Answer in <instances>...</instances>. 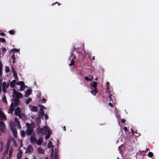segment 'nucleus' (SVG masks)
Wrapping results in <instances>:
<instances>
[{
    "mask_svg": "<svg viewBox=\"0 0 159 159\" xmlns=\"http://www.w3.org/2000/svg\"><path fill=\"white\" fill-rule=\"evenodd\" d=\"M12 152V150L11 149L9 152V157L10 158V156L11 155Z\"/></svg>",
    "mask_w": 159,
    "mask_h": 159,
    "instance_id": "nucleus-42",
    "label": "nucleus"
},
{
    "mask_svg": "<svg viewBox=\"0 0 159 159\" xmlns=\"http://www.w3.org/2000/svg\"><path fill=\"white\" fill-rule=\"evenodd\" d=\"M21 113L19 107H17L15 111V114L16 115Z\"/></svg>",
    "mask_w": 159,
    "mask_h": 159,
    "instance_id": "nucleus-10",
    "label": "nucleus"
},
{
    "mask_svg": "<svg viewBox=\"0 0 159 159\" xmlns=\"http://www.w3.org/2000/svg\"><path fill=\"white\" fill-rule=\"evenodd\" d=\"M20 132L21 137L22 138H24L25 136V132L23 130H21L20 131Z\"/></svg>",
    "mask_w": 159,
    "mask_h": 159,
    "instance_id": "nucleus-21",
    "label": "nucleus"
},
{
    "mask_svg": "<svg viewBox=\"0 0 159 159\" xmlns=\"http://www.w3.org/2000/svg\"><path fill=\"white\" fill-rule=\"evenodd\" d=\"M41 117H38L36 118V121L37 122V123L38 124H39L41 122Z\"/></svg>",
    "mask_w": 159,
    "mask_h": 159,
    "instance_id": "nucleus-30",
    "label": "nucleus"
},
{
    "mask_svg": "<svg viewBox=\"0 0 159 159\" xmlns=\"http://www.w3.org/2000/svg\"><path fill=\"white\" fill-rule=\"evenodd\" d=\"M53 147H52L51 152V159H53Z\"/></svg>",
    "mask_w": 159,
    "mask_h": 159,
    "instance_id": "nucleus-33",
    "label": "nucleus"
},
{
    "mask_svg": "<svg viewBox=\"0 0 159 159\" xmlns=\"http://www.w3.org/2000/svg\"><path fill=\"white\" fill-rule=\"evenodd\" d=\"M16 116H18L19 117V118H22V116L21 114V113L19 114H18V115H17Z\"/></svg>",
    "mask_w": 159,
    "mask_h": 159,
    "instance_id": "nucleus-53",
    "label": "nucleus"
},
{
    "mask_svg": "<svg viewBox=\"0 0 159 159\" xmlns=\"http://www.w3.org/2000/svg\"><path fill=\"white\" fill-rule=\"evenodd\" d=\"M20 100L19 99L17 98H15L14 100V102L15 105L16 107L18 106L19 105Z\"/></svg>",
    "mask_w": 159,
    "mask_h": 159,
    "instance_id": "nucleus-11",
    "label": "nucleus"
},
{
    "mask_svg": "<svg viewBox=\"0 0 159 159\" xmlns=\"http://www.w3.org/2000/svg\"><path fill=\"white\" fill-rule=\"evenodd\" d=\"M45 119L46 120L47 119H48V115L47 114H46L45 115Z\"/></svg>",
    "mask_w": 159,
    "mask_h": 159,
    "instance_id": "nucleus-52",
    "label": "nucleus"
},
{
    "mask_svg": "<svg viewBox=\"0 0 159 159\" xmlns=\"http://www.w3.org/2000/svg\"><path fill=\"white\" fill-rule=\"evenodd\" d=\"M17 84L18 85H21L23 86L25 84V83L24 82L22 81H20L19 82H18L17 83Z\"/></svg>",
    "mask_w": 159,
    "mask_h": 159,
    "instance_id": "nucleus-22",
    "label": "nucleus"
},
{
    "mask_svg": "<svg viewBox=\"0 0 159 159\" xmlns=\"http://www.w3.org/2000/svg\"><path fill=\"white\" fill-rule=\"evenodd\" d=\"M124 130L125 132H126L128 131L127 127H124Z\"/></svg>",
    "mask_w": 159,
    "mask_h": 159,
    "instance_id": "nucleus-51",
    "label": "nucleus"
},
{
    "mask_svg": "<svg viewBox=\"0 0 159 159\" xmlns=\"http://www.w3.org/2000/svg\"><path fill=\"white\" fill-rule=\"evenodd\" d=\"M0 118L3 119H4L6 120V116L4 114L3 116H2L0 117Z\"/></svg>",
    "mask_w": 159,
    "mask_h": 159,
    "instance_id": "nucleus-43",
    "label": "nucleus"
},
{
    "mask_svg": "<svg viewBox=\"0 0 159 159\" xmlns=\"http://www.w3.org/2000/svg\"><path fill=\"white\" fill-rule=\"evenodd\" d=\"M38 107H41V108H42V109H45V107L44 106H43V105H38Z\"/></svg>",
    "mask_w": 159,
    "mask_h": 159,
    "instance_id": "nucleus-46",
    "label": "nucleus"
},
{
    "mask_svg": "<svg viewBox=\"0 0 159 159\" xmlns=\"http://www.w3.org/2000/svg\"><path fill=\"white\" fill-rule=\"evenodd\" d=\"M6 42L4 38H0V42L5 43Z\"/></svg>",
    "mask_w": 159,
    "mask_h": 159,
    "instance_id": "nucleus-38",
    "label": "nucleus"
},
{
    "mask_svg": "<svg viewBox=\"0 0 159 159\" xmlns=\"http://www.w3.org/2000/svg\"><path fill=\"white\" fill-rule=\"evenodd\" d=\"M148 156L150 158H152L153 156V154L152 152H149L148 153Z\"/></svg>",
    "mask_w": 159,
    "mask_h": 159,
    "instance_id": "nucleus-27",
    "label": "nucleus"
},
{
    "mask_svg": "<svg viewBox=\"0 0 159 159\" xmlns=\"http://www.w3.org/2000/svg\"><path fill=\"white\" fill-rule=\"evenodd\" d=\"M32 100L31 98H29L26 101V104H28Z\"/></svg>",
    "mask_w": 159,
    "mask_h": 159,
    "instance_id": "nucleus-34",
    "label": "nucleus"
},
{
    "mask_svg": "<svg viewBox=\"0 0 159 159\" xmlns=\"http://www.w3.org/2000/svg\"><path fill=\"white\" fill-rule=\"evenodd\" d=\"M25 87L24 85H23V86H21L20 87V91H22V90H23L25 89Z\"/></svg>",
    "mask_w": 159,
    "mask_h": 159,
    "instance_id": "nucleus-41",
    "label": "nucleus"
},
{
    "mask_svg": "<svg viewBox=\"0 0 159 159\" xmlns=\"http://www.w3.org/2000/svg\"><path fill=\"white\" fill-rule=\"evenodd\" d=\"M36 141L37 139L35 137L32 135L31 136L30 138V141L31 143H34Z\"/></svg>",
    "mask_w": 159,
    "mask_h": 159,
    "instance_id": "nucleus-12",
    "label": "nucleus"
},
{
    "mask_svg": "<svg viewBox=\"0 0 159 159\" xmlns=\"http://www.w3.org/2000/svg\"><path fill=\"white\" fill-rule=\"evenodd\" d=\"M13 93L16 96V98L19 99V98L21 97L22 96V95L21 93L16 92L15 89H13Z\"/></svg>",
    "mask_w": 159,
    "mask_h": 159,
    "instance_id": "nucleus-4",
    "label": "nucleus"
},
{
    "mask_svg": "<svg viewBox=\"0 0 159 159\" xmlns=\"http://www.w3.org/2000/svg\"><path fill=\"white\" fill-rule=\"evenodd\" d=\"M150 151V149L148 148H146L145 152H146L147 151Z\"/></svg>",
    "mask_w": 159,
    "mask_h": 159,
    "instance_id": "nucleus-63",
    "label": "nucleus"
},
{
    "mask_svg": "<svg viewBox=\"0 0 159 159\" xmlns=\"http://www.w3.org/2000/svg\"><path fill=\"white\" fill-rule=\"evenodd\" d=\"M31 90L30 89H28L25 93V97H28L31 94Z\"/></svg>",
    "mask_w": 159,
    "mask_h": 159,
    "instance_id": "nucleus-15",
    "label": "nucleus"
},
{
    "mask_svg": "<svg viewBox=\"0 0 159 159\" xmlns=\"http://www.w3.org/2000/svg\"><path fill=\"white\" fill-rule=\"evenodd\" d=\"M111 94H110V95H109V101H112V99L111 98Z\"/></svg>",
    "mask_w": 159,
    "mask_h": 159,
    "instance_id": "nucleus-47",
    "label": "nucleus"
},
{
    "mask_svg": "<svg viewBox=\"0 0 159 159\" xmlns=\"http://www.w3.org/2000/svg\"><path fill=\"white\" fill-rule=\"evenodd\" d=\"M9 83H8L6 85V87L7 88H8V87H9Z\"/></svg>",
    "mask_w": 159,
    "mask_h": 159,
    "instance_id": "nucleus-64",
    "label": "nucleus"
},
{
    "mask_svg": "<svg viewBox=\"0 0 159 159\" xmlns=\"http://www.w3.org/2000/svg\"><path fill=\"white\" fill-rule=\"evenodd\" d=\"M58 148H56L55 149L54 154V159H59V155L58 154Z\"/></svg>",
    "mask_w": 159,
    "mask_h": 159,
    "instance_id": "nucleus-5",
    "label": "nucleus"
},
{
    "mask_svg": "<svg viewBox=\"0 0 159 159\" xmlns=\"http://www.w3.org/2000/svg\"><path fill=\"white\" fill-rule=\"evenodd\" d=\"M56 3H57V4H58V5H59V6H60L61 5V4L59 2H57L53 3H52V5L53 6Z\"/></svg>",
    "mask_w": 159,
    "mask_h": 159,
    "instance_id": "nucleus-49",
    "label": "nucleus"
},
{
    "mask_svg": "<svg viewBox=\"0 0 159 159\" xmlns=\"http://www.w3.org/2000/svg\"><path fill=\"white\" fill-rule=\"evenodd\" d=\"M11 58L13 60H15L16 57H15V53H13V54L12 55L11 57Z\"/></svg>",
    "mask_w": 159,
    "mask_h": 159,
    "instance_id": "nucleus-39",
    "label": "nucleus"
},
{
    "mask_svg": "<svg viewBox=\"0 0 159 159\" xmlns=\"http://www.w3.org/2000/svg\"><path fill=\"white\" fill-rule=\"evenodd\" d=\"M48 147L49 148H51L52 147H53L52 145V141H50L48 144Z\"/></svg>",
    "mask_w": 159,
    "mask_h": 159,
    "instance_id": "nucleus-25",
    "label": "nucleus"
},
{
    "mask_svg": "<svg viewBox=\"0 0 159 159\" xmlns=\"http://www.w3.org/2000/svg\"><path fill=\"white\" fill-rule=\"evenodd\" d=\"M2 65L1 62H0V69H2Z\"/></svg>",
    "mask_w": 159,
    "mask_h": 159,
    "instance_id": "nucleus-59",
    "label": "nucleus"
},
{
    "mask_svg": "<svg viewBox=\"0 0 159 159\" xmlns=\"http://www.w3.org/2000/svg\"><path fill=\"white\" fill-rule=\"evenodd\" d=\"M36 142H37V144L38 145H40L43 142V140L41 139H39L38 141H36Z\"/></svg>",
    "mask_w": 159,
    "mask_h": 159,
    "instance_id": "nucleus-20",
    "label": "nucleus"
},
{
    "mask_svg": "<svg viewBox=\"0 0 159 159\" xmlns=\"http://www.w3.org/2000/svg\"><path fill=\"white\" fill-rule=\"evenodd\" d=\"M38 152L39 153L41 154H44V150L41 147H39L38 149Z\"/></svg>",
    "mask_w": 159,
    "mask_h": 159,
    "instance_id": "nucleus-17",
    "label": "nucleus"
},
{
    "mask_svg": "<svg viewBox=\"0 0 159 159\" xmlns=\"http://www.w3.org/2000/svg\"><path fill=\"white\" fill-rule=\"evenodd\" d=\"M8 33L11 35H13L15 34V31L12 30H9Z\"/></svg>",
    "mask_w": 159,
    "mask_h": 159,
    "instance_id": "nucleus-36",
    "label": "nucleus"
},
{
    "mask_svg": "<svg viewBox=\"0 0 159 159\" xmlns=\"http://www.w3.org/2000/svg\"><path fill=\"white\" fill-rule=\"evenodd\" d=\"M74 65V60L73 59H72L71 60V61L70 62V64H69V66H73Z\"/></svg>",
    "mask_w": 159,
    "mask_h": 159,
    "instance_id": "nucleus-29",
    "label": "nucleus"
},
{
    "mask_svg": "<svg viewBox=\"0 0 159 159\" xmlns=\"http://www.w3.org/2000/svg\"><path fill=\"white\" fill-rule=\"evenodd\" d=\"M2 101L4 102V103H7V100H6V98L5 95H4L3 96V97L2 99Z\"/></svg>",
    "mask_w": 159,
    "mask_h": 159,
    "instance_id": "nucleus-32",
    "label": "nucleus"
},
{
    "mask_svg": "<svg viewBox=\"0 0 159 159\" xmlns=\"http://www.w3.org/2000/svg\"><path fill=\"white\" fill-rule=\"evenodd\" d=\"M39 116L40 117H43L44 115V111L42 108H40L39 111Z\"/></svg>",
    "mask_w": 159,
    "mask_h": 159,
    "instance_id": "nucleus-8",
    "label": "nucleus"
},
{
    "mask_svg": "<svg viewBox=\"0 0 159 159\" xmlns=\"http://www.w3.org/2000/svg\"><path fill=\"white\" fill-rule=\"evenodd\" d=\"M47 100L45 99L44 98H43L42 100V101L43 102L45 103L46 102Z\"/></svg>",
    "mask_w": 159,
    "mask_h": 159,
    "instance_id": "nucleus-44",
    "label": "nucleus"
},
{
    "mask_svg": "<svg viewBox=\"0 0 159 159\" xmlns=\"http://www.w3.org/2000/svg\"><path fill=\"white\" fill-rule=\"evenodd\" d=\"M121 122L123 123H124L125 122V119H121Z\"/></svg>",
    "mask_w": 159,
    "mask_h": 159,
    "instance_id": "nucleus-56",
    "label": "nucleus"
},
{
    "mask_svg": "<svg viewBox=\"0 0 159 159\" xmlns=\"http://www.w3.org/2000/svg\"><path fill=\"white\" fill-rule=\"evenodd\" d=\"M131 130L132 134H134V130L132 128L131 129Z\"/></svg>",
    "mask_w": 159,
    "mask_h": 159,
    "instance_id": "nucleus-60",
    "label": "nucleus"
},
{
    "mask_svg": "<svg viewBox=\"0 0 159 159\" xmlns=\"http://www.w3.org/2000/svg\"><path fill=\"white\" fill-rule=\"evenodd\" d=\"M5 71L6 72H9L10 71V69H9V68L8 67V66H6L5 67Z\"/></svg>",
    "mask_w": 159,
    "mask_h": 159,
    "instance_id": "nucleus-37",
    "label": "nucleus"
},
{
    "mask_svg": "<svg viewBox=\"0 0 159 159\" xmlns=\"http://www.w3.org/2000/svg\"><path fill=\"white\" fill-rule=\"evenodd\" d=\"M97 82L96 81L93 82L92 84V86L94 88V89H97Z\"/></svg>",
    "mask_w": 159,
    "mask_h": 159,
    "instance_id": "nucleus-18",
    "label": "nucleus"
},
{
    "mask_svg": "<svg viewBox=\"0 0 159 159\" xmlns=\"http://www.w3.org/2000/svg\"><path fill=\"white\" fill-rule=\"evenodd\" d=\"M33 150L34 149L32 146L30 145H29L26 150V153H30L32 152Z\"/></svg>",
    "mask_w": 159,
    "mask_h": 159,
    "instance_id": "nucleus-7",
    "label": "nucleus"
},
{
    "mask_svg": "<svg viewBox=\"0 0 159 159\" xmlns=\"http://www.w3.org/2000/svg\"><path fill=\"white\" fill-rule=\"evenodd\" d=\"M14 109V107L13 103L12 102L10 107L8 111V113L10 114H12L13 113Z\"/></svg>",
    "mask_w": 159,
    "mask_h": 159,
    "instance_id": "nucleus-6",
    "label": "nucleus"
},
{
    "mask_svg": "<svg viewBox=\"0 0 159 159\" xmlns=\"http://www.w3.org/2000/svg\"><path fill=\"white\" fill-rule=\"evenodd\" d=\"M13 75L14 76V78L16 80H18V77L17 75L16 72L13 73Z\"/></svg>",
    "mask_w": 159,
    "mask_h": 159,
    "instance_id": "nucleus-31",
    "label": "nucleus"
},
{
    "mask_svg": "<svg viewBox=\"0 0 159 159\" xmlns=\"http://www.w3.org/2000/svg\"><path fill=\"white\" fill-rule=\"evenodd\" d=\"M2 91L3 92L5 93L6 92V90L5 88H2Z\"/></svg>",
    "mask_w": 159,
    "mask_h": 159,
    "instance_id": "nucleus-55",
    "label": "nucleus"
},
{
    "mask_svg": "<svg viewBox=\"0 0 159 159\" xmlns=\"http://www.w3.org/2000/svg\"><path fill=\"white\" fill-rule=\"evenodd\" d=\"M11 70H12V71L13 73L16 72L15 71V69L13 67V66L12 65L11 66Z\"/></svg>",
    "mask_w": 159,
    "mask_h": 159,
    "instance_id": "nucleus-40",
    "label": "nucleus"
},
{
    "mask_svg": "<svg viewBox=\"0 0 159 159\" xmlns=\"http://www.w3.org/2000/svg\"><path fill=\"white\" fill-rule=\"evenodd\" d=\"M14 120L15 122L18 125V127H20L21 126L20 125V123L17 118L16 117L15 118Z\"/></svg>",
    "mask_w": 159,
    "mask_h": 159,
    "instance_id": "nucleus-14",
    "label": "nucleus"
},
{
    "mask_svg": "<svg viewBox=\"0 0 159 159\" xmlns=\"http://www.w3.org/2000/svg\"><path fill=\"white\" fill-rule=\"evenodd\" d=\"M108 104L109 106H111V107H113V105L111 102L109 103Z\"/></svg>",
    "mask_w": 159,
    "mask_h": 159,
    "instance_id": "nucleus-58",
    "label": "nucleus"
},
{
    "mask_svg": "<svg viewBox=\"0 0 159 159\" xmlns=\"http://www.w3.org/2000/svg\"><path fill=\"white\" fill-rule=\"evenodd\" d=\"M63 130L64 131H65L66 130V127L65 126H64L63 127Z\"/></svg>",
    "mask_w": 159,
    "mask_h": 159,
    "instance_id": "nucleus-61",
    "label": "nucleus"
},
{
    "mask_svg": "<svg viewBox=\"0 0 159 159\" xmlns=\"http://www.w3.org/2000/svg\"><path fill=\"white\" fill-rule=\"evenodd\" d=\"M2 74V69H0V76L1 77Z\"/></svg>",
    "mask_w": 159,
    "mask_h": 159,
    "instance_id": "nucleus-57",
    "label": "nucleus"
},
{
    "mask_svg": "<svg viewBox=\"0 0 159 159\" xmlns=\"http://www.w3.org/2000/svg\"><path fill=\"white\" fill-rule=\"evenodd\" d=\"M22 157V151L21 152H19L17 154V159H20Z\"/></svg>",
    "mask_w": 159,
    "mask_h": 159,
    "instance_id": "nucleus-19",
    "label": "nucleus"
},
{
    "mask_svg": "<svg viewBox=\"0 0 159 159\" xmlns=\"http://www.w3.org/2000/svg\"><path fill=\"white\" fill-rule=\"evenodd\" d=\"M47 132V134L45 136V139H48L50 138V136L52 134V132H50L49 130H48Z\"/></svg>",
    "mask_w": 159,
    "mask_h": 159,
    "instance_id": "nucleus-16",
    "label": "nucleus"
},
{
    "mask_svg": "<svg viewBox=\"0 0 159 159\" xmlns=\"http://www.w3.org/2000/svg\"><path fill=\"white\" fill-rule=\"evenodd\" d=\"M98 92L97 89H94V90L91 91V93L94 95H95Z\"/></svg>",
    "mask_w": 159,
    "mask_h": 159,
    "instance_id": "nucleus-23",
    "label": "nucleus"
},
{
    "mask_svg": "<svg viewBox=\"0 0 159 159\" xmlns=\"http://www.w3.org/2000/svg\"><path fill=\"white\" fill-rule=\"evenodd\" d=\"M48 131V129L46 126H44L43 128L39 127L37 128L36 132L38 134H41L43 135H45Z\"/></svg>",
    "mask_w": 159,
    "mask_h": 159,
    "instance_id": "nucleus-1",
    "label": "nucleus"
},
{
    "mask_svg": "<svg viewBox=\"0 0 159 159\" xmlns=\"http://www.w3.org/2000/svg\"><path fill=\"white\" fill-rule=\"evenodd\" d=\"M9 146L10 145L9 143H7V152H8V150L9 148Z\"/></svg>",
    "mask_w": 159,
    "mask_h": 159,
    "instance_id": "nucleus-48",
    "label": "nucleus"
},
{
    "mask_svg": "<svg viewBox=\"0 0 159 159\" xmlns=\"http://www.w3.org/2000/svg\"><path fill=\"white\" fill-rule=\"evenodd\" d=\"M2 52H5L6 50V49L4 47H3L2 48Z\"/></svg>",
    "mask_w": 159,
    "mask_h": 159,
    "instance_id": "nucleus-54",
    "label": "nucleus"
},
{
    "mask_svg": "<svg viewBox=\"0 0 159 159\" xmlns=\"http://www.w3.org/2000/svg\"><path fill=\"white\" fill-rule=\"evenodd\" d=\"M26 125L27 127V129L26 131V133L27 135L30 136L31 135L33 131L32 125L27 123Z\"/></svg>",
    "mask_w": 159,
    "mask_h": 159,
    "instance_id": "nucleus-2",
    "label": "nucleus"
},
{
    "mask_svg": "<svg viewBox=\"0 0 159 159\" xmlns=\"http://www.w3.org/2000/svg\"><path fill=\"white\" fill-rule=\"evenodd\" d=\"M16 80H13L12 81H11L10 84V86L11 88H14L16 85Z\"/></svg>",
    "mask_w": 159,
    "mask_h": 159,
    "instance_id": "nucleus-13",
    "label": "nucleus"
},
{
    "mask_svg": "<svg viewBox=\"0 0 159 159\" xmlns=\"http://www.w3.org/2000/svg\"><path fill=\"white\" fill-rule=\"evenodd\" d=\"M93 79V77H91L90 79H89V78L88 76H85V79L87 81H91Z\"/></svg>",
    "mask_w": 159,
    "mask_h": 159,
    "instance_id": "nucleus-35",
    "label": "nucleus"
},
{
    "mask_svg": "<svg viewBox=\"0 0 159 159\" xmlns=\"http://www.w3.org/2000/svg\"><path fill=\"white\" fill-rule=\"evenodd\" d=\"M139 152H140V153H142V152H145V151H144V150H143V151H141L140 150H139Z\"/></svg>",
    "mask_w": 159,
    "mask_h": 159,
    "instance_id": "nucleus-62",
    "label": "nucleus"
},
{
    "mask_svg": "<svg viewBox=\"0 0 159 159\" xmlns=\"http://www.w3.org/2000/svg\"><path fill=\"white\" fill-rule=\"evenodd\" d=\"M6 86V84L5 82H4L2 83V88H5Z\"/></svg>",
    "mask_w": 159,
    "mask_h": 159,
    "instance_id": "nucleus-45",
    "label": "nucleus"
},
{
    "mask_svg": "<svg viewBox=\"0 0 159 159\" xmlns=\"http://www.w3.org/2000/svg\"><path fill=\"white\" fill-rule=\"evenodd\" d=\"M0 150L1 151H2L3 149V142L1 141L0 142Z\"/></svg>",
    "mask_w": 159,
    "mask_h": 159,
    "instance_id": "nucleus-28",
    "label": "nucleus"
},
{
    "mask_svg": "<svg viewBox=\"0 0 159 159\" xmlns=\"http://www.w3.org/2000/svg\"><path fill=\"white\" fill-rule=\"evenodd\" d=\"M20 50V49H17L16 48H14L13 49H12L10 51L11 52L13 51V53H15L16 52H19Z\"/></svg>",
    "mask_w": 159,
    "mask_h": 159,
    "instance_id": "nucleus-24",
    "label": "nucleus"
},
{
    "mask_svg": "<svg viewBox=\"0 0 159 159\" xmlns=\"http://www.w3.org/2000/svg\"><path fill=\"white\" fill-rule=\"evenodd\" d=\"M12 132L14 136L15 137H16L17 136V131L16 129H13L12 130Z\"/></svg>",
    "mask_w": 159,
    "mask_h": 159,
    "instance_id": "nucleus-26",
    "label": "nucleus"
},
{
    "mask_svg": "<svg viewBox=\"0 0 159 159\" xmlns=\"http://www.w3.org/2000/svg\"><path fill=\"white\" fill-rule=\"evenodd\" d=\"M5 34L3 32H0V35L4 36H5Z\"/></svg>",
    "mask_w": 159,
    "mask_h": 159,
    "instance_id": "nucleus-50",
    "label": "nucleus"
},
{
    "mask_svg": "<svg viewBox=\"0 0 159 159\" xmlns=\"http://www.w3.org/2000/svg\"><path fill=\"white\" fill-rule=\"evenodd\" d=\"M0 126L1 132L2 133H4L5 132V125L2 120L0 121Z\"/></svg>",
    "mask_w": 159,
    "mask_h": 159,
    "instance_id": "nucleus-3",
    "label": "nucleus"
},
{
    "mask_svg": "<svg viewBox=\"0 0 159 159\" xmlns=\"http://www.w3.org/2000/svg\"><path fill=\"white\" fill-rule=\"evenodd\" d=\"M31 111L33 112H37L38 111V108L36 106H30Z\"/></svg>",
    "mask_w": 159,
    "mask_h": 159,
    "instance_id": "nucleus-9",
    "label": "nucleus"
}]
</instances>
